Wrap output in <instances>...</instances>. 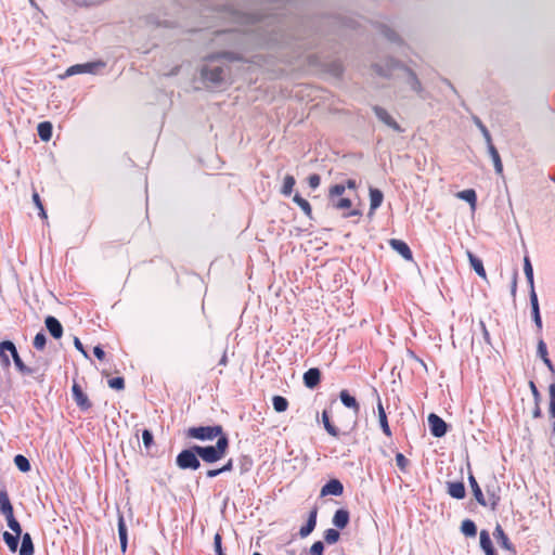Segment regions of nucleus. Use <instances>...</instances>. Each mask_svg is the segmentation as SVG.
Wrapping results in <instances>:
<instances>
[{"mask_svg":"<svg viewBox=\"0 0 555 555\" xmlns=\"http://www.w3.org/2000/svg\"><path fill=\"white\" fill-rule=\"evenodd\" d=\"M15 349L16 347L11 340H3L0 343V361L2 362L3 366H10L11 362L8 353L12 356L15 353Z\"/></svg>","mask_w":555,"mask_h":555,"instance_id":"obj_15","label":"nucleus"},{"mask_svg":"<svg viewBox=\"0 0 555 555\" xmlns=\"http://www.w3.org/2000/svg\"><path fill=\"white\" fill-rule=\"evenodd\" d=\"M339 398H340L341 403L346 408L352 409L356 414L359 413L360 405H359L357 399L353 396H351L347 390H341L339 393Z\"/></svg>","mask_w":555,"mask_h":555,"instance_id":"obj_25","label":"nucleus"},{"mask_svg":"<svg viewBox=\"0 0 555 555\" xmlns=\"http://www.w3.org/2000/svg\"><path fill=\"white\" fill-rule=\"evenodd\" d=\"M524 272L530 286V292H532L534 289L533 268L528 256L524 258Z\"/></svg>","mask_w":555,"mask_h":555,"instance_id":"obj_35","label":"nucleus"},{"mask_svg":"<svg viewBox=\"0 0 555 555\" xmlns=\"http://www.w3.org/2000/svg\"><path fill=\"white\" fill-rule=\"evenodd\" d=\"M295 183H296L295 178L292 175H286L284 177L281 193L285 196H289L293 192V188H294Z\"/></svg>","mask_w":555,"mask_h":555,"instance_id":"obj_42","label":"nucleus"},{"mask_svg":"<svg viewBox=\"0 0 555 555\" xmlns=\"http://www.w3.org/2000/svg\"><path fill=\"white\" fill-rule=\"evenodd\" d=\"M197 444L192 446L191 448L182 450L176 457V465L180 469H191L196 470L201 467V457L198 453L195 451Z\"/></svg>","mask_w":555,"mask_h":555,"instance_id":"obj_5","label":"nucleus"},{"mask_svg":"<svg viewBox=\"0 0 555 555\" xmlns=\"http://www.w3.org/2000/svg\"><path fill=\"white\" fill-rule=\"evenodd\" d=\"M457 197L467 202L474 209L477 202L476 192L473 189H467L457 193Z\"/></svg>","mask_w":555,"mask_h":555,"instance_id":"obj_37","label":"nucleus"},{"mask_svg":"<svg viewBox=\"0 0 555 555\" xmlns=\"http://www.w3.org/2000/svg\"><path fill=\"white\" fill-rule=\"evenodd\" d=\"M344 492V486L338 479H331L328 480L321 489L320 495L326 496V495H334L339 496Z\"/></svg>","mask_w":555,"mask_h":555,"instance_id":"obj_10","label":"nucleus"},{"mask_svg":"<svg viewBox=\"0 0 555 555\" xmlns=\"http://www.w3.org/2000/svg\"><path fill=\"white\" fill-rule=\"evenodd\" d=\"M22 542L18 550L20 555H34L35 548L30 533L22 532Z\"/></svg>","mask_w":555,"mask_h":555,"instance_id":"obj_18","label":"nucleus"},{"mask_svg":"<svg viewBox=\"0 0 555 555\" xmlns=\"http://www.w3.org/2000/svg\"><path fill=\"white\" fill-rule=\"evenodd\" d=\"M535 406L533 409L532 415L534 418H539L542 415L541 409H540V402H534Z\"/></svg>","mask_w":555,"mask_h":555,"instance_id":"obj_63","label":"nucleus"},{"mask_svg":"<svg viewBox=\"0 0 555 555\" xmlns=\"http://www.w3.org/2000/svg\"><path fill=\"white\" fill-rule=\"evenodd\" d=\"M118 537L121 552L126 553L128 545V530L122 515H119L118 517Z\"/></svg>","mask_w":555,"mask_h":555,"instance_id":"obj_21","label":"nucleus"},{"mask_svg":"<svg viewBox=\"0 0 555 555\" xmlns=\"http://www.w3.org/2000/svg\"><path fill=\"white\" fill-rule=\"evenodd\" d=\"M73 398L78 408L82 411H87L91 408V402L88 396L82 391L81 387L75 382L72 387Z\"/></svg>","mask_w":555,"mask_h":555,"instance_id":"obj_8","label":"nucleus"},{"mask_svg":"<svg viewBox=\"0 0 555 555\" xmlns=\"http://www.w3.org/2000/svg\"><path fill=\"white\" fill-rule=\"evenodd\" d=\"M331 203L336 209H348L351 207V201L349 198H337Z\"/></svg>","mask_w":555,"mask_h":555,"instance_id":"obj_50","label":"nucleus"},{"mask_svg":"<svg viewBox=\"0 0 555 555\" xmlns=\"http://www.w3.org/2000/svg\"><path fill=\"white\" fill-rule=\"evenodd\" d=\"M321 380V372L318 367H311L304 374V384L309 389H314Z\"/></svg>","mask_w":555,"mask_h":555,"instance_id":"obj_13","label":"nucleus"},{"mask_svg":"<svg viewBox=\"0 0 555 555\" xmlns=\"http://www.w3.org/2000/svg\"><path fill=\"white\" fill-rule=\"evenodd\" d=\"M467 257L469 260V263L472 268L475 270V272L482 279H486V270L483 268L482 260L476 257L470 250H467Z\"/></svg>","mask_w":555,"mask_h":555,"instance_id":"obj_28","label":"nucleus"},{"mask_svg":"<svg viewBox=\"0 0 555 555\" xmlns=\"http://www.w3.org/2000/svg\"><path fill=\"white\" fill-rule=\"evenodd\" d=\"M232 469H233V460L232 459H229L228 462L222 467H220L221 474L231 472Z\"/></svg>","mask_w":555,"mask_h":555,"instance_id":"obj_60","label":"nucleus"},{"mask_svg":"<svg viewBox=\"0 0 555 555\" xmlns=\"http://www.w3.org/2000/svg\"><path fill=\"white\" fill-rule=\"evenodd\" d=\"M5 519H7V522H8V527L14 532V533H17V534H22V527L20 525V522L16 520V518L14 517V512L13 513H10V514H7L4 515Z\"/></svg>","mask_w":555,"mask_h":555,"instance_id":"obj_44","label":"nucleus"},{"mask_svg":"<svg viewBox=\"0 0 555 555\" xmlns=\"http://www.w3.org/2000/svg\"><path fill=\"white\" fill-rule=\"evenodd\" d=\"M428 426L430 434L436 438L443 437L448 431V424L435 413L428 415Z\"/></svg>","mask_w":555,"mask_h":555,"instance_id":"obj_6","label":"nucleus"},{"mask_svg":"<svg viewBox=\"0 0 555 555\" xmlns=\"http://www.w3.org/2000/svg\"><path fill=\"white\" fill-rule=\"evenodd\" d=\"M448 494L456 500H462L466 495L465 486L462 481L448 482Z\"/></svg>","mask_w":555,"mask_h":555,"instance_id":"obj_20","label":"nucleus"},{"mask_svg":"<svg viewBox=\"0 0 555 555\" xmlns=\"http://www.w3.org/2000/svg\"><path fill=\"white\" fill-rule=\"evenodd\" d=\"M220 474H221L220 468H217V469H209V470H207L206 476H207L208 478H215V477L219 476Z\"/></svg>","mask_w":555,"mask_h":555,"instance_id":"obj_62","label":"nucleus"},{"mask_svg":"<svg viewBox=\"0 0 555 555\" xmlns=\"http://www.w3.org/2000/svg\"><path fill=\"white\" fill-rule=\"evenodd\" d=\"M44 324L51 336L59 339L63 335V326L61 322L53 315H48L44 320Z\"/></svg>","mask_w":555,"mask_h":555,"instance_id":"obj_12","label":"nucleus"},{"mask_svg":"<svg viewBox=\"0 0 555 555\" xmlns=\"http://www.w3.org/2000/svg\"><path fill=\"white\" fill-rule=\"evenodd\" d=\"M212 17L228 22L230 27L216 29L211 43L219 50L204 57L201 68L203 80L212 87L227 81L230 69L215 64L224 59L229 62H246L244 53L254 48H269L275 44H288L284 23L275 14L255 16L243 13L232 7L214 10Z\"/></svg>","mask_w":555,"mask_h":555,"instance_id":"obj_1","label":"nucleus"},{"mask_svg":"<svg viewBox=\"0 0 555 555\" xmlns=\"http://www.w3.org/2000/svg\"><path fill=\"white\" fill-rule=\"evenodd\" d=\"M373 111H374L376 117L382 122H384L385 125H387L388 127H390L392 130H395L397 132L402 131L400 125L391 117V115L385 108L375 105L373 107Z\"/></svg>","mask_w":555,"mask_h":555,"instance_id":"obj_9","label":"nucleus"},{"mask_svg":"<svg viewBox=\"0 0 555 555\" xmlns=\"http://www.w3.org/2000/svg\"><path fill=\"white\" fill-rule=\"evenodd\" d=\"M353 216H361V211L359 209H352L343 215L344 218H349V217H353Z\"/></svg>","mask_w":555,"mask_h":555,"instance_id":"obj_64","label":"nucleus"},{"mask_svg":"<svg viewBox=\"0 0 555 555\" xmlns=\"http://www.w3.org/2000/svg\"><path fill=\"white\" fill-rule=\"evenodd\" d=\"M480 546L486 555H495V550L487 530L480 532Z\"/></svg>","mask_w":555,"mask_h":555,"instance_id":"obj_30","label":"nucleus"},{"mask_svg":"<svg viewBox=\"0 0 555 555\" xmlns=\"http://www.w3.org/2000/svg\"><path fill=\"white\" fill-rule=\"evenodd\" d=\"M214 547H215L217 555H225L222 550V538H221L220 533L215 534Z\"/></svg>","mask_w":555,"mask_h":555,"instance_id":"obj_55","label":"nucleus"},{"mask_svg":"<svg viewBox=\"0 0 555 555\" xmlns=\"http://www.w3.org/2000/svg\"><path fill=\"white\" fill-rule=\"evenodd\" d=\"M93 353L99 360H103L105 357V352L101 346H95L93 348Z\"/></svg>","mask_w":555,"mask_h":555,"instance_id":"obj_59","label":"nucleus"},{"mask_svg":"<svg viewBox=\"0 0 555 555\" xmlns=\"http://www.w3.org/2000/svg\"><path fill=\"white\" fill-rule=\"evenodd\" d=\"M346 186L344 184H335L330 188L328 197L330 201H335L337 197L341 196L345 193Z\"/></svg>","mask_w":555,"mask_h":555,"instance_id":"obj_46","label":"nucleus"},{"mask_svg":"<svg viewBox=\"0 0 555 555\" xmlns=\"http://www.w3.org/2000/svg\"><path fill=\"white\" fill-rule=\"evenodd\" d=\"M322 422L324 425L325 430L328 433V435L333 437H338L339 430L332 424L330 420V414L326 410L322 413Z\"/></svg>","mask_w":555,"mask_h":555,"instance_id":"obj_38","label":"nucleus"},{"mask_svg":"<svg viewBox=\"0 0 555 555\" xmlns=\"http://www.w3.org/2000/svg\"><path fill=\"white\" fill-rule=\"evenodd\" d=\"M377 410H378V418H379V424H380L382 430L386 436L390 437L391 430L388 425L387 415H386V412L384 410V406H383L380 400H378Z\"/></svg>","mask_w":555,"mask_h":555,"instance_id":"obj_34","label":"nucleus"},{"mask_svg":"<svg viewBox=\"0 0 555 555\" xmlns=\"http://www.w3.org/2000/svg\"><path fill=\"white\" fill-rule=\"evenodd\" d=\"M320 182L321 178L317 173L310 175L308 178V183L311 189H317L320 185Z\"/></svg>","mask_w":555,"mask_h":555,"instance_id":"obj_56","label":"nucleus"},{"mask_svg":"<svg viewBox=\"0 0 555 555\" xmlns=\"http://www.w3.org/2000/svg\"><path fill=\"white\" fill-rule=\"evenodd\" d=\"M21 535L22 534H17L14 532L13 533H10L8 531L3 532V541L5 542V544L8 545L9 550L12 553H15L17 551Z\"/></svg>","mask_w":555,"mask_h":555,"instance_id":"obj_32","label":"nucleus"},{"mask_svg":"<svg viewBox=\"0 0 555 555\" xmlns=\"http://www.w3.org/2000/svg\"><path fill=\"white\" fill-rule=\"evenodd\" d=\"M468 481H469V485H470V488H472V491H473V494H474L476 501L481 506H488L487 500L485 499L481 488L479 487L476 478L472 474H469V476H468Z\"/></svg>","mask_w":555,"mask_h":555,"instance_id":"obj_23","label":"nucleus"},{"mask_svg":"<svg viewBox=\"0 0 555 555\" xmlns=\"http://www.w3.org/2000/svg\"><path fill=\"white\" fill-rule=\"evenodd\" d=\"M186 436L201 441H211L215 438L227 436L221 425L190 427Z\"/></svg>","mask_w":555,"mask_h":555,"instance_id":"obj_4","label":"nucleus"},{"mask_svg":"<svg viewBox=\"0 0 555 555\" xmlns=\"http://www.w3.org/2000/svg\"><path fill=\"white\" fill-rule=\"evenodd\" d=\"M103 66V63L100 62H91V63H85V64H76L70 67H68L65 72V76L69 77L77 74H83V73H94L98 67Z\"/></svg>","mask_w":555,"mask_h":555,"instance_id":"obj_7","label":"nucleus"},{"mask_svg":"<svg viewBox=\"0 0 555 555\" xmlns=\"http://www.w3.org/2000/svg\"><path fill=\"white\" fill-rule=\"evenodd\" d=\"M142 441L146 449H150L154 443V437L151 430L144 429L142 431Z\"/></svg>","mask_w":555,"mask_h":555,"instance_id":"obj_52","label":"nucleus"},{"mask_svg":"<svg viewBox=\"0 0 555 555\" xmlns=\"http://www.w3.org/2000/svg\"><path fill=\"white\" fill-rule=\"evenodd\" d=\"M52 130L53 127L50 121H42L37 127L38 135L44 142L50 141L52 137Z\"/></svg>","mask_w":555,"mask_h":555,"instance_id":"obj_33","label":"nucleus"},{"mask_svg":"<svg viewBox=\"0 0 555 555\" xmlns=\"http://www.w3.org/2000/svg\"><path fill=\"white\" fill-rule=\"evenodd\" d=\"M229 438L228 436H221L217 439V443L215 446H198L196 448V452L198 453L201 460L205 463H216L224 457L229 449Z\"/></svg>","mask_w":555,"mask_h":555,"instance_id":"obj_3","label":"nucleus"},{"mask_svg":"<svg viewBox=\"0 0 555 555\" xmlns=\"http://www.w3.org/2000/svg\"><path fill=\"white\" fill-rule=\"evenodd\" d=\"M550 393V415L555 418V383H552L548 387Z\"/></svg>","mask_w":555,"mask_h":555,"instance_id":"obj_48","label":"nucleus"},{"mask_svg":"<svg viewBox=\"0 0 555 555\" xmlns=\"http://www.w3.org/2000/svg\"><path fill=\"white\" fill-rule=\"evenodd\" d=\"M340 538V533L338 530L336 529H326L324 531V541L327 543V544H334L336 543Z\"/></svg>","mask_w":555,"mask_h":555,"instance_id":"obj_45","label":"nucleus"},{"mask_svg":"<svg viewBox=\"0 0 555 555\" xmlns=\"http://www.w3.org/2000/svg\"><path fill=\"white\" fill-rule=\"evenodd\" d=\"M14 464L15 466L22 472L27 473L30 470V463L26 456L23 454H17L14 456Z\"/></svg>","mask_w":555,"mask_h":555,"instance_id":"obj_40","label":"nucleus"},{"mask_svg":"<svg viewBox=\"0 0 555 555\" xmlns=\"http://www.w3.org/2000/svg\"><path fill=\"white\" fill-rule=\"evenodd\" d=\"M499 491H500V489L495 486L489 485L486 487V492L488 495L487 503L492 511H495L500 503L501 498H500Z\"/></svg>","mask_w":555,"mask_h":555,"instance_id":"obj_22","label":"nucleus"},{"mask_svg":"<svg viewBox=\"0 0 555 555\" xmlns=\"http://www.w3.org/2000/svg\"><path fill=\"white\" fill-rule=\"evenodd\" d=\"M537 353L542 359L544 364L548 367V370L554 374L555 369H554L552 361L548 358L546 344L544 343L543 339H539V341H538Z\"/></svg>","mask_w":555,"mask_h":555,"instance_id":"obj_27","label":"nucleus"},{"mask_svg":"<svg viewBox=\"0 0 555 555\" xmlns=\"http://www.w3.org/2000/svg\"><path fill=\"white\" fill-rule=\"evenodd\" d=\"M33 344L37 350H42L47 344L46 335L42 332L37 333Z\"/></svg>","mask_w":555,"mask_h":555,"instance_id":"obj_49","label":"nucleus"},{"mask_svg":"<svg viewBox=\"0 0 555 555\" xmlns=\"http://www.w3.org/2000/svg\"><path fill=\"white\" fill-rule=\"evenodd\" d=\"M12 358H13L15 367L17 369V371L20 373L25 374V375H30V374L34 373L33 369H30L29 366L25 365V363L23 362V360L18 356L17 349H15V353L12 354Z\"/></svg>","mask_w":555,"mask_h":555,"instance_id":"obj_36","label":"nucleus"},{"mask_svg":"<svg viewBox=\"0 0 555 555\" xmlns=\"http://www.w3.org/2000/svg\"><path fill=\"white\" fill-rule=\"evenodd\" d=\"M384 194L380 190L370 188V214H373L383 203Z\"/></svg>","mask_w":555,"mask_h":555,"instance_id":"obj_24","label":"nucleus"},{"mask_svg":"<svg viewBox=\"0 0 555 555\" xmlns=\"http://www.w3.org/2000/svg\"><path fill=\"white\" fill-rule=\"evenodd\" d=\"M380 34L390 42L392 43H397V44H402L403 41L401 39V37L397 34L396 30H393L391 27H389L388 25H382L380 26Z\"/></svg>","mask_w":555,"mask_h":555,"instance_id":"obj_31","label":"nucleus"},{"mask_svg":"<svg viewBox=\"0 0 555 555\" xmlns=\"http://www.w3.org/2000/svg\"><path fill=\"white\" fill-rule=\"evenodd\" d=\"M293 201L302 209V211L305 212V215L307 217L311 218L312 209H311V206H310V204H309V202L307 199L301 197L299 194H296L293 197Z\"/></svg>","mask_w":555,"mask_h":555,"instance_id":"obj_43","label":"nucleus"},{"mask_svg":"<svg viewBox=\"0 0 555 555\" xmlns=\"http://www.w3.org/2000/svg\"><path fill=\"white\" fill-rule=\"evenodd\" d=\"M13 512L8 491L3 488L0 490V514L4 516Z\"/></svg>","mask_w":555,"mask_h":555,"instance_id":"obj_29","label":"nucleus"},{"mask_svg":"<svg viewBox=\"0 0 555 555\" xmlns=\"http://www.w3.org/2000/svg\"><path fill=\"white\" fill-rule=\"evenodd\" d=\"M461 531L466 537H475L477 534V527L473 520L465 519L462 521Z\"/></svg>","mask_w":555,"mask_h":555,"instance_id":"obj_39","label":"nucleus"},{"mask_svg":"<svg viewBox=\"0 0 555 555\" xmlns=\"http://www.w3.org/2000/svg\"><path fill=\"white\" fill-rule=\"evenodd\" d=\"M487 147H488V153L493 162L495 172L498 175H502L503 173V164H502V160H501L498 150L495 149V146L493 145L492 142H490V144H487Z\"/></svg>","mask_w":555,"mask_h":555,"instance_id":"obj_26","label":"nucleus"},{"mask_svg":"<svg viewBox=\"0 0 555 555\" xmlns=\"http://www.w3.org/2000/svg\"><path fill=\"white\" fill-rule=\"evenodd\" d=\"M409 460L402 454V453H397L396 454V464L397 466L399 467V469L401 472H405L406 470V467L409 466Z\"/></svg>","mask_w":555,"mask_h":555,"instance_id":"obj_51","label":"nucleus"},{"mask_svg":"<svg viewBox=\"0 0 555 555\" xmlns=\"http://www.w3.org/2000/svg\"><path fill=\"white\" fill-rule=\"evenodd\" d=\"M530 305L533 322L535 323L538 331L540 332L542 330V319L540 314L538 296L534 289L530 292Z\"/></svg>","mask_w":555,"mask_h":555,"instance_id":"obj_16","label":"nucleus"},{"mask_svg":"<svg viewBox=\"0 0 555 555\" xmlns=\"http://www.w3.org/2000/svg\"><path fill=\"white\" fill-rule=\"evenodd\" d=\"M108 386L116 390H122L125 388V380L122 377H114L108 380Z\"/></svg>","mask_w":555,"mask_h":555,"instance_id":"obj_53","label":"nucleus"},{"mask_svg":"<svg viewBox=\"0 0 555 555\" xmlns=\"http://www.w3.org/2000/svg\"><path fill=\"white\" fill-rule=\"evenodd\" d=\"M474 122L479 128V131H481L486 143L490 144V142H492V139H491V134H490L489 130L487 129V127L482 124V121L478 117H474Z\"/></svg>","mask_w":555,"mask_h":555,"instance_id":"obj_47","label":"nucleus"},{"mask_svg":"<svg viewBox=\"0 0 555 555\" xmlns=\"http://www.w3.org/2000/svg\"><path fill=\"white\" fill-rule=\"evenodd\" d=\"M317 516H318V508L313 507L309 513V517L307 519L306 525L302 526L299 530V535L301 538L308 537L314 530V528L317 526Z\"/></svg>","mask_w":555,"mask_h":555,"instance_id":"obj_17","label":"nucleus"},{"mask_svg":"<svg viewBox=\"0 0 555 555\" xmlns=\"http://www.w3.org/2000/svg\"><path fill=\"white\" fill-rule=\"evenodd\" d=\"M324 544L322 541H315L310 547L311 555H323Z\"/></svg>","mask_w":555,"mask_h":555,"instance_id":"obj_54","label":"nucleus"},{"mask_svg":"<svg viewBox=\"0 0 555 555\" xmlns=\"http://www.w3.org/2000/svg\"><path fill=\"white\" fill-rule=\"evenodd\" d=\"M74 346L76 347V349L78 351H80L83 354L85 358H89L88 352L83 348V345H82V343L80 341V339L78 337L74 338Z\"/></svg>","mask_w":555,"mask_h":555,"instance_id":"obj_58","label":"nucleus"},{"mask_svg":"<svg viewBox=\"0 0 555 555\" xmlns=\"http://www.w3.org/2000/svg\"><path fill=\"white\" fill-rule=\"evenodd\" d=\"M493 537L496 541V543L504 550L512 552L513 554L516 553V550L514 545L511 543L508 537L505 534L504 530L500 525H496Z\"/></svg>","mask_w":555,"mask_h":555,"instance_id":"obj_11","label":"nucleus"},{"mask_svg":"<svg viewBox=\"0 0 555 555\" xmlns=\"http://www.w3.org/2000/svg\"><path fill=\"white\" fill-rule=\"evenodd\" d=\"M389 245L391 246V248L393 250H396L399 255H401L405 260L413 259L412 250L410 249L409 245L405 242H403L401 240L392 238L389 241Z\"/></svg>","mask_w":555,"mask_h":555,"instance_id":"obj_14","label":"nucleus"},{"mask_svg":"<svg viewBox=\"0 0 555 555\" xmlns=\"http://www.w3.org/2000/svg\"><path fill=\"white\" fill-rule=\"evenodd\" d=\"M349 512L345 508L337 509L333 516V525L338 529H344L349 524Z\"/></svg>","mask_w":555,"mask_h":555,"instance_id":"obj_19","label":"nucleus"},{"mask_svg":"<svg viewBox=\"0 0 555 555\" xmlns=\"http://www.w3.org/2000/svg\"><path fill=\"white\" fill-rule=\"evenodd\" d=\"M272 404H273V409L278 412V413H282V412H285L288 408V401L286 398L282 397V396H274L272 398Z\"/></svg>","mask_w":555,"mask_h":555,"instance_id":"obj_41","label":"nucleus"},{"mask_svg":"<svg viewBox=\"0 0 555 555\" xmlns=\"http://www.w3.org/2000/svg\"><path fill=\"white\" fill-rule=\"evenodd\" d=\"M374 72L384 78L397 81L396 93L399 98H409V92L425 100L427 93L416 73L393 57H387L372 65Z\"/></svg>","mask_w":555,"mask_h":555,"instance_id":"obj_2","label":"nucleus"},{"mask_svg":"<svg viewBox=\"0 0 555 555\" xmlns=\"http://www.w3.org/2000/svg\"><path fill=\"white\" fill-rule=\"evenodd\" d=\"M516 291H517V272L514 273L512 287H511V293H512L513 297L516 296Z\"/></svg>","mask_w":555,"mask_h":555,"instance_id":"obj_61","label":"nucleus"},{"mask_svg":"<svg viewBox=\"0 0 555 555\" xmlns=\"http://www.w3.org/2000/svg\"><path fill=\"white\" fill-rule=\"evenodd\" d=\"M529 387H530V390L532 392L534 402H540V400H541L540 391L538 390L535 384L532 380L529 382Z\"/></svg>","mask_w":555,"mask_h":555,"instance_id":"obj_57","label":"nucleus"}]
</instances>
